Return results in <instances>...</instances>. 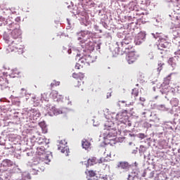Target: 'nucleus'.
<instances>
[{"label":"nucleus","instance_id":"f257e3e1","mask_svg":"<svg viewBox=\"0 0 180 180\" xmlns=\"http://www.w3.org/2000/svg\"><path fill=\"white\" fill-rule=\"evenodd\" d=\"M4 39L7 44L11 43L6 48L7 54L13 51L18 54H23V46L20 44V43H22V39L13 40L12 37L8 34H4Z\"/></svg>","mask_w":180,"mask_h":180},{"label":"nucleus","instance_id":"f03ea898","mask_svg":"<svg viewBox=\"0 0 180 180\" xmlns=\"http://www.w3.org/2000/svg\"><path fill=\"white\" fill-rule=\"evenodd\" d=\"M94 63V58L91 56H84L82 57L79 60L78 63L75 65L76 70H81V68H84L85 67H88Z\"/></svg>","mask_w":180,"mask_h":180},{"label":"nucleus","instance_id":"7ed1b4c3","mask_svg":"<svg viewBox=\"0 0 180 180\" xmlns=\"http://www.w3.org/2000/svg\"><path fill=\"white\" fill-rule=\"evenodd\" d=\"M115 51H117V56H123V54H128L131 53V51H134V48L131 44L120 45L118 48L115 49Z\"/></svg>","mask_w":180,"mask_h":180},{"label":"nucleus","instance_id":"20e7f679","mask_svg":"<svg viewBox=\"0 0 180 180\" xmlns=\"http://www.w3.org/2000/svg\"><path fill=\"white\" fill-rule=\"evenodd\" d=\"M72 78L76 79L74 83L75 88H82L84 86V78H85V75L82 72H74L72 75Z\"/></svg>","mask_w":180,"mask_h":180},{"label":"nucleus","instance_id":"39448f33","mask_svg":"<svg viewBox=\"0 0 180 180\" xmlns=\"http://www.w3.org/2000/svg\"><path fill=\"white\" fill-rule=\"evenodd\" d=\"M11 27H15L14 30L11 32V37L14 40H21L20 39V34H22V32H20V30L19 29V24L18 23H12L11 24Z\"/></svg>","mask_w":180,"mask_h":180},{"label":"nucleus","instance_id":"423d86ee","mask_svg":"<svg viewBox=\"0 0 180 180\" xmlns=\"http://www.w3.org/2000/svg\"><path fill=\"white\" fill-rule=\"evenodd\" d=\"M126 60L128 64H134L137 60V55H136V51H132L127 53Z\"/></svg>","mask_w":180,"mask_h":180},{"label":"nucleus","instance_id":"0eeeda50","mask_svg":"<svg viewBox=\"0 0 180 180\" xmlns=\"http://www.w3.org/2000/svg\"><path fill=\"white\" fill-rule=\"evenodd\" d=\"M104 134L107 137H116L117 136V131L116 129L108 127V128L104 129Z\"/></svg>","mask_w":180,"mask_h":180},{"label":"nucleus","instance_id":"6e6552de","mask_svg":"<svg viewBox=\"0 0 180 180\" xmlns=\"http://www.w3.org/2000/svg\"><path fill=\"white\" fill-rule=\"evenodd\" d=\"M103 162V158H101L99 160L96 159V158H91L87 161L88 167H91L92 165H95V164H102Z\"/></svg>","mask_w":180,"mask_h":180},{"label":"nucleus","instance_id":"1a4fd4ad","mask_svg":"<svg viewBox=\"0 0 180 180\" xmlns=\"http://www.w3.org/2000/svg\"><path fill=\"white\" fill-rule=\"evenodd\" d=\"M117 167L120 168L121 169H125V171H129L130 165L127 162H119L117 165Z\"/></svg>","mask_w":180,"mask_h":180},{"label":"nucleus","instance_id":"9d476101","mask_svg":"<svg viewBox=\"0 0 180 180\" xmlns=\"http://www.w3.org/2000/svg\"><path fill=\"white\" fill-rule=\"evenodd\" d=\"M178 63H179V60H178V56H174L172 58H170L168 60V63L172 65L173 68H175L176 65H178Z\"/></svg>","mask_w":180,"mask_h":180},{"label":"nucleus","instance_id":"9b49d317","mask_svg":"<svg viewBox=\"0 0 180 180\" xmlns=\"http://www.w3.org/2000/svg\"><path fill=\"white\" fill-rule=\"evenodd\" d=\"M144 37H146V35H144V34H138L137 37H136L135 38V41L136 44H141V43H143V41L144 40Z\"/></svg>","mask_w":180,"mask_h":180},{"label":"nucleus","instance_id":"f8f14e48","mask_svg":"<svg viewBox=\"0 0 180 180\" xmlns=\"http://www.w3.org/2000/svg\"><path fill=\"white\" fill-rule=\"evenodd\" d=\"M127 117V113L126 112H118L116 115L115 119L119 120V122H123Z\"/></svg>","mask_w":180,"mask_h":180},{"label":"nucleus","instance_id":"ddd939ff","mask_svg":"<svg viewBox=\"0 0 180 180\" xmlns=\"http://www.w3.org/2000/svg\"><path fill=\"white\" fill-rule=\"evenodd\" d=\"M37 154L39 156H43L44 157V158H46V148H44V147H38L37 148Z\"/></svg>","mask_w":180,"mask_h":180},{"label":"nucleus","instance_id":"4468645a","mask_svg":"<svg viewBox=\"0 0 180 180\" xmlns=\"http://www.w3.org/2000/svg\"><path fill=\"white\" fill-rule=\"evenodd\" d=\"M168 46H169V44H168V42L165 41H162L158 45V48L159 50H164V49H168Z\"/></svg>","mask_w":180,"mask_h":180},{"label":"nucleus","instance_id":"2eb2a0df","mask_svg":"<svg viewBox=\"0 0 180 180\" xmlns=\"http://www.w3.org/2000/svg\"><path fill=\"white\" fill-rule=\"evenodd\" d=\"M58 150L63 153V154H65V155H68V153H70V149L67 146H59Z\"/></svg>","mask_w":180,"mask_h":180},{"label":"nucleus","instance_id":"dca6fc26","mask_svg":"<svg viewBox=\"0 0 180 180\" xmlns=\"http://www.w3.org/2000/svg\"><path fill=\"white\" fill-rule=\"evenodd\" d=\"M82 146L85 150H88V148H89V147H91V142L88 141L86 139H83L82 141Z\"/></svg>","mask_w":180,"mask_h":180},{"label":"nucleus","instance_id":"f3484780","mask_svg":"<svg viewBox=\"0 0 180 180\" xmlns=\"http://www.w3.org/2000/svg\"><path fill=\"white\" fill-rule=\"evenodd\" d=\"M39 126L42 129L43 133L46 134L47 133V126L46 125V122H39Z\"/></svg>","mask_w":180,"mask_h":180},{"label":"nucleus","instance_id":"a211bd4d","mask_svg":"<svg viewBox=\"0 0 180 180\" xmlns=\"http://www.w3.org/2000/svg\"><path fill=\"white\" fill-rule=\"evenodd\" d=\"M85 172H86V175H88L91 178H92L94 176H96V171L87 169Z\"/></svg>","mask_w":180,"mask_h":180},{"label":"nucleus","instance_id":"6ab92c4d","mask_svg":"<svg viewBox=\"0 0 180 180\" xmlns=\"http://www.w3.org/2000/svg\"><path fill=\"white\" fill-rule=\"evenodd\" d=\"M175 72H172L170 73L166 78H165V81L167 83L169 84V81H171V77H172V75H175Z\"/></svg>","mask_w":180,"mask_h":180},{"label":"nucleus","instance_id":"aec40b11","mask_svg":"<svg viewBox=\"0 0 180 180\" xmlns=\"http://www.w3.org/2000/svg\"><path fill=\"white\" fill-rule=\"evenodd\" d=\"M88 31H84V32H82V37H83V38H85V39H84V40L85 41V40H86V39H89V35L88 34Z\"/></svg>","mask_w":180,"mask_h":180},{"label":"nucleus","instance_id":"412c9836","mask_svg":"<svg viewBox=\"0 0 180 180\" xmlns=\"http://www.w3.org/2000/svg\"><path fill=\"white\" fill-rule=\"evenodd\" d=\"M58 96V91H56V90H53L51 93V96H52V98H53V99H56V98H57V96Z\"/></svg>","mask_w":180,"mask_h":180},{"label":"nucleus","instance_id":"4be33fe9","mask_svg":"<svg viewBox=\"0 0 180 180\" xmlns=\"http://www.w3.org/2000/svg\"><path fill=\"white\" fill-rule=\"evenodd\" d=\"M131 95H133L134 98L139 96V89H132Z\"/></svg>","mask_w":180,"mask_h":180},{"label":"nucleus","instance_id":"5701e85b","mask_svg":"<svg viewBox=\"0 0 180 180\" xmlns=\"http://www.w3.org/2000/svg\"><path fill=\"white\" fill-rule=\"evenodd\" d=\"M58 85H60V82L53 80V82L51 84V88H54V86H58Z\"/></svg>","mask_w":180,"mask_h":180},{"label":"nucleus","instance_id":"b1692460","mask_svg":"<svg viewBox=\"0 0 180 180\" xmlns=\"http://www.w3.org/2000/svg\"><path fill=\"white\" fill-rule=\"evenodd\" d=\"M126 44H131V41H129L127 39H124L121 43L120 45H126Z\"/></svg>","mask_w":180,"mask_h":180},{"label":"nucleus","instance_id":"393cba45","mask_svg":"<svg viewBox=\"0 0 180 180\" xmlns=\"http://www.w3.org/2000/svg\"><path fill=\"white\" fill-rule=\"evenodd\" d=\"M162 65H164V63L159 64V68H158L159 72H161V70H162Z\"/></svg>","mask_w":180,"mask_h":180},{"label":"nucleus","instance_id":"a878e982","mask_svg":"<svg viewBox=\"0 0 180 180\" xmlns=\"http://www.w3.org/2000/svg\"><path fill=\"white\" fill-rule=\"evenodd\" d=\"M148 58L150 59V60H153L154 58V56H153V53H149L148 54Z\"/></svg>","mask_w":180,"mask_h":180},{"label":"nucleus","instance_id":"bb28decb","mask_svg":"<svg viewBox=\"0 0 180 180\" xmlns=\"http://www.w3.org/2000/svg\"><path fill=\"white\" fill-rule=\"evenodd\" d=\"M141 102H146V98L144 97H140Z\"/></svg>","mask_w":180,"mask_h":180},{"label":"nucleus","instance_id":"cd10ccee","mask_svg":"<svg viewBox=\"0 0 180 180\" xmlns=\"http://www.w3.org/2000/svg\"><path fill=\"white\" fill-rule=\"evenodd\" d=\"M173 34H174V36L176 38H178V37H176V34H178V32H177L176 31H174V32H173Z\"/></svg>","mask_w":180,"mask_h":180},{"label":"nucleus","instance_id":"c85d7f7f","mask_svg":"<svg viewBox=\"0 0 180 180\" xmlns=\"http://www.w3.org/2000/svg\"><path fill=\"white\" fill-rule=\"evenodd\" d=\"M139 136L141 139H144V134H140Z\"/></svg>","mask_w":180,"mask_h":180},{"label":"nucleus","instance_id":"c756f323","mask_svg":"<svg viewBox=\"0 0 180 180\" xmlns=\"http://www.w3.org/2000/svg\"><path fill=\"white\" fill-rule=\"evenodd\" d=\"M16 22H20V18L18 17L15 18Z\"/></svg>","mask_w":180,"mask_h":180},{"label":"nucleus","instance_id":"7c9ffc66","mask_svg":"<svg viewBox=\"0 0 180 180\" xmlns=\"http://www.w3.org/2000/svg\"><path fill=\"white\" fill-rule=\"evenodd\" d=\"M104 155H105L106 157H110V154H106V152L104 153Z\"/></svg>","mask_w":180,"mask_h":180},{"label":"nucleus","instance_id":"2f4dec72","mask_svg":"<svg viewBox=\"0 0 180 180\" xmlns=\"http://www.w3.org/2000/svg\"><path fill=\"white\" fill-rule=\"evenodd\" d=\"M103 180H109L108 177H103Z\"/></svg>","mask_w":180,"mask_h":180},{"label":"nucleus","instance_id":"473e14b6","mask_svg":"<svg viewBox=\"0 0 180 180\" xmlns=\"http://www.w3.org/2000/svg\"><path fill=\"white\" fill-rule=\"evenodd\" d=\"M6 162H11V160H6Z\"/></svg>","mask_w":180,"mask_h":180},{"label":"nucleus","instance_id":"72a5a7b5","mask_svg":"<svg viewBox=\"0 0 180 180\" xmlns=\"http://www.w3.org/2000/svg\"><path fill=\"white\" fill-rule=\"evenodd\" d=\"M130 174H129V176H128V180H130Z\"/></svg>","mask_w":180,"mask_h":180},{"label":"nucleus","instance_id":"f704fd0d","mask_svg":"<svg viewBox=\"0 0 180 180\" xmlns=\"http://www.w3.org/2000/svg\"><path fill=\"white\" fill-rule=\"evenodd\" d=\"M165 105H160V108H164Z\"/></svg>","mask_w":180,"mask_h":180},{"label":"nucleus","instance_id":"c9c22d12","mask_svg":"<svg viewBox=\"0 0 180 180\" xmlns=\"http://www.w3.org/2000/svg\"><path fill=\"white\" fill-rule=\"evenodd\" d=\"M120 102H121L122 103H124V101H120Z\"/></svg>","mask_w":180,"mask_h":180}]
</instances>
